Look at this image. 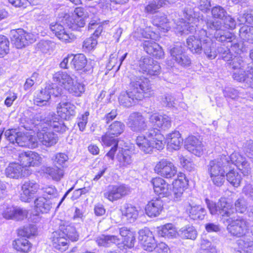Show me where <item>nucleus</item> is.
<instances>
[{
  "mask_svg": "<svg viewBox=\"0 0 253 253\" xmlns=\"http://www.w3.org/2000/svg\"><path fill=\"white\" fill-rule=\"evenodd\" d=\"M79 235L75 228L67 223L61 224L58 230L52 233L51 237L53 248L61 252L65 251L68 248V239L77 241Z\"/></svg>",
  "mask_w": 253,
  "mask_h": 253,
  "instance_id": "39448f33",
  "label": "nucleus"
},
{
  "mask_svg": "<svg viewBox=\"0 0 253 253\" xmlns=\"http://www.w3.org/2000/svg\"><path fill=\"white\" fill-rule=\"evenodd\" d=\"M28 124L24 126L25 128L36 131L39 141L46 147L54 145L58 140L57 134L50 131L49 128L59 132H65L67 129L62 121L54 113L49 114L44 120L34 121L30 125Z\"/></svg>",
  "mask_w": 253,
  "mask_h": 253,
  "instance_id": "7ed1b4c3",
  "label": "nucleus"
},
{
  "mask_svg": "<svg viewBox=\"0 0 253 253\" xmlns=\"http://www.w3.org/2000/svg\"><path fill=\"white\" fill-rule=\"evenodd\" d=\"M42 171L43 173L48 175L53 180L59 181L64 176V171L63 169L57 166L52 167L50 166H43Z\"/></svg>",
  "mask_w": 253,
  "mask_h": 253,
  "instance_id": "72a5a7b5",
  "label": "nucleus"
},
{
  "mask_svg": "<svg viewBox=\"0 0 253 253\" xmlns=\"http://www.w3.org/2000/svg\"><path fill=\"white\" fill-rule=\"evenodd\" d=\"M186 210L189 217L194 220H203L206 214V210L199 205L192 206L189 204Z\"/></svg>",
  "mask_w": 253,
  "mask_h": 253,
  "instance_id": "473e14b6",
  "label": "nucleus"
},
{
  "mask_svg": "<svg viewBox=\"0 0 253 253\" xmlns=\"http://www.w3.org/2000/svg\"><path fill=\"white\" fill-rule=\"evenodd\" d=\"M234 206L235 209L238 212L243 213L247 211L246 202L243 198L237 199L235 202Z\"/></svg>",
  "mask_w": 253,
  "mask_h": 253,
  "instance_id": "e2e57ef3",
  "label": "nucleus"
},
{
  "mask_svg": "<svg viewBox=\"0 0 253 253\" xmlns=\"http://www.w3.org/2000/svg\"><path fill=\"white\" fill-rule=\"evenodd\" d=\"M72 61L75 69L77 70L83 69L87 63L86 58L83 54L75 55L72 59Z\"/></svg>",
  "mask_w": 253,
  "mask_h": 253,
  "instance_id": "09e8293b",
  "label": "nucleus"
},
{
  "mask_svg": "<svg viewBox=\"0 0 253 253\" xmlns=\"http://www.w3.org/2000/svg\"><path fill=\"white\" fill-rule=\"evenodd\" d=\"M237 247L234 249V253H247L253 245L251 240L245 241L244 239H239L236 242Z\"/></svg>",
  "mask_w": 253,
  "mask_h": 253,
  "instance_id": "37998d69",
  "label": "nucleus"
},
{
  "mask_svg": "<svg viewBox=\"0 0 253 253\" xmlns=\"http://www.w3.org/2000/svg\"><path fill=\"white\" fill-rule=\"evenodd\" d=\"M227 181L233 186L238 187L240 185L242 177L241 174L235 170H231L226 174L225 173Z\"/></svg>",
  "mask_w": 253,
  "mask_h": 253,
  "instance_id": "c03bdc74",
  "label": "nucleus"
},
{
  "mask_svg": "<svg viewBox=\"0 0 253 253\" xmlns=\"http://www.w3.org/2000/svg\"><path fill=\"white\" fill-rule=\"evenodd\" d=\"M95 241L100 247H108L113 244L120 245V239L116 235H101L96 238Z\"/></svg>",
  "mask_w": 253,
  "mask_h": 253,
  "instance_id": "2f4dec72",
  "label": "nucleus"
},
{
  "mask_svg": "<svg viewBox=\"0 0 253 253\" xmlns=\"http://www.w3.org/2000/svg\"><path fill=\"white\" fill-rule=\"evenodd\" d=\"M155 193L162 197H168L171 194V186L165 179L157 177L151 180Z\"/></svg>",
  "mask_w": 253,
  "mask_h": 253,
  "instance_id": "aec40b11",
  "label": "nucleus"
},
{
  "mask_svg": "<svg viewBox=\"0 0 253 253\" xmlns=\"http://www.w3.org/2000/svg\"><path fill=\"white\" fill-rule=\"evenodd\" d=\"M126 124L134 131H141L147 127L144 117L137 112H133L129 116Z\"/></svg>",
  "mask_w": 253,
  "mask_h": 253,
  "instance_id": "5701e85b",
  "label": "nucleus"
},
{
  "mask_svg": "<svg viewBox=\"0 0 253 253\" xmlns=\"http://www.w3.org/2000/svg\"><path fill=\"white\" fill-rule=\"evenodd\" d=\"M228 225L227 229L233 236L238 237L245 236L249 231V223L243 217H238L233 219L229 218L227 220Z\"/></svg>",
  "mask_w": 253,
  "mask_h": 253,
  "instance_id": "9b49d317",
  "label": "nucleus"
},
{
  "mask_svg": "<svg viewBox=\"0 0 253 253\" xmlns=\"http://www.w3.org/2000/svg\"><path fill=\"white\" fill-rule=\"evenodd\" d=\"M13 246L17 251L28 253L31 251L32 244L29 241L23 237L16 239L13 242Z\"/></svg>",
  "mask_w": 253,
  "mask_h": 253,
  "instance_id": "58836bf2",
  "label": "nucleus"
},
{
  "mask_svg": "<svg viewBox=\"0 0 253 253\" xmlns=\"http://www.w3.org/2000/svg\"><path fill=\"white\" fill-rule=\"evenodd\" d=\"M133 38L137 40H141L142 38L151 40H146L143 43L144 49L146 52L155 56L157 58L161 59L164 56V52L162 48L156 42L153 41L156 40L158 36L154 32L151 31L150 27H146L145 29L138 28L132 34Z\"/></svg>",
  "mask_w": 253,
  "mask_h": 253,
  "instance_id": "423d86ee",
  "label": "nucleus"
},
{
  "mask_svg": "<svg viewBox=\"0 0 253 253\" xmlns=\"http://www.w3.org/2000/svg\"><path fill=\"white\" fill-rule=\"evenodd\" d=\"M206 203L211 214L212 215L228 217L234 212L232 204L225 198H220L217 204L208 199L206 200Z\"/></svg>",
  "mask_w": 253,
  "mask_h": 253,
  "instance_id": "9d476101",
  "label": "nucleus"
},
{
  "mask_svg": "<svg viewBox=\"0 0 253 253\" xmlns=\"http://www.w3.org/2000/svg\"><path fill=\"white\" fill-rule=\"evenodd\" d=\"M39 189L40 185L36 182L33 180L25 181L21 186L20 200L24 202H30Z\"/></svg>",
  "mask_w": 253,
  "mask_h": 253,
  "instance_id": "a211bd4d",
  "label": "nucleus"
},
{
  "mask_svg": "<svg viewBox=\"0 0 253 253\" xmlns=\"http://www.w3.org/2000/svg\"><path fill=\"white\" fill-rule=\"evenodd\" d=\"M240 24H244L246 23L253 24V10L247 11L243 16L238 18Z\"/></svg>",
  "mask_w": 253,
  "mask_h": 253,
  "instance_id": "680f3d73",
  "label": "nucleus"
},
{
  "mask_svg": "<svg viewBox=\"0 0 253 253\" xmlns=\"http://www.w3.org/2000/svg\"><path fill=\"white\" fill-rule=\"evenodd\" d=\"M66 21V24L70 29L73 30H77L78 28L83 27L84 26H80L77 25L78 21H80V18H77L74 16L64 17Z\"/></svg>",
  "mask_w": 253,
  "mask_h": 253,
  "instance_id": "338daca9",
  "label": "nucleus"
},
{
  "mask_svg": "<svg viewBox=\"0 0 253 253\" xmlns=\"http://www.w3.org/2000/svg\"><path fill=\"white\" fill-rule=\"evenodd\" d=\"M166 141L168 149L171 151L179 150L183 143V139L180 133L175 130L167 135Z\"/></svg>",
  "mask_w": 253,
  "mask_h": 253,
  "instance_id": "cd10ccee",
  "label": "nucleus"
},
{
  "mask_svg": "<svg viewBox=\"0 0 253 253\" xmlns=\"http://www.w3.org/2000/svg\"><path fill=\"white\" fill-rule=\"evenodd\" d=\"M37 233V228L36 225L30 224L24 226L20 231V234L24 237L29 238L32 236H35Z\"/></svg>",
  "mask_w": 253,
  "mask_h": 253,
  "instance_id": "6e6d98bb",
  "label": "nucleus"
},
{
  "mask_svg": "<svg viewBox=\"0 0 253 253\" xmlns=\"http://www.w3.org/2000/svg\"><path fill=\"white\" fill-rule=\"evenodd\" d=\"M10 35L11 41L17 48H22L34 41L33 35L22 29L12 30Z\"/></svg>",
  "mask_w": 253,
  "mask_h": 253,
  "instance_id": "ddd939ff",
  "label": "nucleus"
},
{
  "mask_svg": "<svg viewBox=\"0 0 253 253\" xmlns=\"http://www.w3.org/2000/svg\"><path fill=\"white\" fill-rule=\"evenodd\" d=\"M197 14L191 7H186L183 11V16L186 19L183 21V18L175 21L176 29L177 32L181 34H188L192 32L196 29V27L199 23L202 22L203 20L196 17Z\"/></svg>",
  "mask_w": 253,
  "mask_h": 253,
  "instance_id": "1a4fd4ad",
  "label": "nucleus"
},
{
  "mask_svg": "<svg viewBox=\"0 0 253 253\" xmlns=\"http://www.w3.org/2000/svg\"><path fill=\"white\" fill-rule=\"evenodd\" d=\"M62 23L64 25L55 23L51 24L50 28L54 33L58 39L66 43L72 42L75 40L76 37L70 30V28L66 24L65 19L62 20Z\"/></svg>",
  "mask_w": 253,
  "mask_h": 253,
  "instance_id": "f8f14e48",
  "label": "nucleus"
},
{
  "mask_svg": "<svg viewBox=\"0 0 253 253\" xmlns=\"http://www.w3.org/2000/svg\"><path fill=\"white\" fill-rule=\"evenodd\" d=\"M76 106L68 102L59 103L57 106V112L61 118L69 120L76 114Z\"/></svg>",
  "mask_w": 253,
  "mask_h": 253,
  "instance_id": "bb28decb",
  "label": "nucleus"
},
{
  "mask_svg": "<svg viewBox=\"0 0 253 253\" xmlns=\"http://www.w3.org/2000/svg\"><path fill=\"white\" fill-rule=\"evenodd\" d=\"M229 46H231V45L228 44L226 46L223 45L219 47L217 49L218 52L222 54V58L226 61H229L232 58V55L231 54Z\"/></svg>",
  "mask_w": 253,
  "mask_h": 253,
  "instance_id": "bf43d9fd",
  "label": "nucleus"
},
{
  "mask_svg": "<svg viewBox=\"0 0 253 253\" xmlns=\"http://www.w3.org/2000/svg\"><path fill=\"white\" fill-rule=\"evenodd\" d=\"M25 167L20 164L12 162L9 164L5 169V175L9 178L19 179L28 175Z\"/></svg>",
  "mask_w": 253,
  "mask_h": 253,
  "instance_id": "393cba45",
  "label": "nucleus"
},
{
  "mask_svg": "<svg viewBox=\"0 0 253 253\" xmlns=\"http://www.w3.org/2000/svg\"><path fill=\"white\" fill-rule=\"evenodd\" d=\"M153 23L154 25L160 27L161 31L163 32L169 31L170 28L168 20L163 14L156 15L153 19Z\"/></svg>",
  "mask_w": 253,
  "mask_h": 253,
  "instance_id": "a19ab883",
  "label": "nucleus"
},
{
  "mask_svg": "<svg viewBox=\"0 0 253 253\" xmlns=\"http://www.w3.org/2000/svg\"><path fill=\"white\" fill-rule=\"evenodd\" d=\"M131 154V151L128 149L122 148L121 150H119L116 159L120 168L125 169L131 166L133 162Z\"/></svg>",
  "mask_w": 253,
  "mask_h": 253,
  "instance_id": "c756f323",
  "label": "nucleus"
},
{
  "mask_svg": "<svg viewBox=\"0 0 253 253\" xmlns=\"http://www.w3.org/2000/svg\"><path fill=\"white\" fill-rule=\"evenodd\" d=\"M9 44V41L6 37L0 36V57H3L8 53Z\"/></svg>",
  "mask_w": 253,
  "mask_h": 253,
  "instance_id": "5fc2aeb1",
  "label": "nucleus"
},
{
  "mask_svg": "<svg viewBox=\"0 0 253 253\" xmlns=\"http://www.w3.org/2000/svg\"><path fill=\"white\" fill-rule=\"evenodd\" d=\"M54 199L51 197L46 199L44 197H39L34 201L35 210L38 213L48 212L52 207Z\"/></svg>",
  "mask_w": 253,
  "mask_h": 253,
  "instance_id": "c85d7f7f",
  "label": "nucleus"
},
{
  "mask_svg": "<svg viewBox=\"0 0 253 253\" xmlns=\"http://www.w3.org/2000/svg\"><path fill=\"white\" fill-rule=\"evenodd\" d=\"M117 232H119L122 239H120V242H122L123 247L131 248L134 246L135 241V233L128 229L126 227H122L119 228Z\"/></svg>",
  "mask_w": 253,
  "mask_h": 253,
  "instance_id": "7c9ffc66",
  "label": "nucleus"
},
{
  "mask_svg": "<svg viewBox=\"0 0 253 253\" xmlns=\"http://www.w3.org/2000/svg\"><path fill=\"white\" fill-rule=\"evenodd\" d=\"M233 79L239 82L246 84L248 86H253V63L249 64L245 68L240 67V70L233 73Z\"/></svg>",
  "mask_w": 253,
  "mask_h": 253,
  "instance_id": "6ab92c4d",
  "label": "nucleus"
},
{
  "mask_svg": "<svg viewBox=\"0 0 253 253\" xmlns=\"http://www.w3.org/2000/svg\"><path fill=\"white\" fill-rule=\"evenodd\" d=\"M9 2L16 7H25L28 3L35 4L37 0H8Z\"/></svg>",
  "mask_w": 253,
  "mask_h": 253,
  "instance_id": "0e129e2a",
  "label": "nucleus"
},
{
  "mask_svg": "<svg viewBox=\"0 0 253 253\" xmlns=\"http://www.w3.org/2000/svg\"><path fill=\"white\" fill-rule=\"evenodd\" d=\"M179 237L182 239L194 240L197 236V231L195 227L191 225H187L181 228L179 231Z\"/></svg>",
  "mask_w": 253,
  "mask_h": 253,
  "instance_id": "e433bc0d",
  "label": "nucleus"
},
{
  "mask_svg": "<svg viewBox=\"0 0 253 253\" xmlns=\"http://www.w3.org/2000/svg\"><path fill=\"white\" fill-rule=\"evenodd\" d=\"M53 80L75 96H80L84 91V85L77 82L73 76L65 72L55 73Z\"/></svg>",
  "mask_w": 253,
  "mask_h": 253,
  "instance_id": "6e6552de",
  "label": "nucleus"
},
{
  "mask_svg": "<svg viewBox=\"0 0 253 253\" xmlns=\"http://www.w3.org/2000/svg\"><path fill=\"white\" fill-rule=\"evenodd\" d=\"M169 52L172 59L178 65L186 67L191 64V60L184 51V48L181 43H176L169 49Z\"/></svg>",
  "mask_w": 253,
  "mask_h": 253,
  "instance_id": "2eb2a0df",
  "label": "nucleus"
},
{
  "mask_svg": "<svg viewBox=\"0 0 253 253\" xmlns=\"http://www.w3.org/2000/svg\"><path fill=\"white\" fill-rule=\"evenodd\" d=\"M4 135L11 143H17L18 144L17 138L19 132H17L15 129H8L5 131Z\"/></svg>",
  "mask_w": 253,
  "mask_h": 253,
  "instance_id": "774afa93",
  "label": "nucleus"
},
{
  "mask_svg": "<svg viewBox=\"0 0 253 253\" xmlns=\"http://www.w3.org/2000/svg\"><path fill=\"white\" fill-rule=\"evenodd\" d=\"M159 234L168 238H176L179 236L178 231L171 223H168L160 227Z\"/></svg>",
  "mask_w": 253,
  "mask_h": 253,
  "instance_id": "c9c22d12",
  "label": "nucleus"
},
{
  "mask_svg": "<svg viewBox=\"0 0 253 253\" xmlns=\"http://www.w3.org/2000/svg\"><path fill=\"white\" fill-rule=\"evenodd\" d=\"M153 23L154 25L160 27L161 31L163 32L169 31L170 28L168 20L163 14L156 15L153 19Z\"/></svg>",
  "mask_w": 253,
  "mask_h": 253,
  "instance_id": "79ce46f5",
  "label": "nucleus"
},
{
  "mask_svg": "<svg viewBox=\"0 0 253 253\" xmlns=\"http://www.w3.org/2000/svg\"><path fill=\"white\" fill-rule=\"evenodd\" d=\"M187 44L193 53L200 54L203 50L206 56L211 59H214L217 56V52L214 49L213 44L211 39L208 37L203 39L195 36H190L187 40Z\"/></svg>",
  "mask_w": 253,
  "mask_h": 253,
  "instance_id": "0eeeda50",
  "label": "nucleus"
},
{
  "mask_svg": "<svg viewBox=\"0 0 253 253\" xmlns=\"http://www.w3.org/2000/svg\"><path fill=\"white\" fill-rule=\"evenodd\" d=\"M186 149L198 157L204 154L206 149L202 141L194 136H189L186 139Z\"/></svg>",
  "mask_w": 253,
  "mask_h": 253,
  "instance_id": "4be33fe9",
  "label": "nucleus"
},
{
  "mask_svg": "<svg viewBox=\"0 0 253 253\" xmlns=\"http://www.w3.org/2000/svg\"><path fill=\"white\" fill-rule=\"evenodd\" d=\"M153 238V233L148 228H144L138 232V238L141 245Z\"/></svg>",
  "mask_w": 253,
  "mask_h": 253,
  "instance_id": "603ef678",
  "label": "nucleus"
},
{
  "mask_svg": "<svg viewBox=\"0 0 253 253\" xmlns=\"http://www.w3.org/2000/svg\"><path fill=\"white\" fill-rule=\"evenodd\" d=\"M97 44L96 38L90 37L86 39L83 42V48L85 51H90L93 49Z\"/></svg>",
  "mask_w": 253,
  "mask_h": 253,
  "instance_id": "13d9d810",
  "label": "nucleus"
},
{
  "mask_svg": "<svg viewBox=\"0 0 253 253\" xmlns=\"http://www.w3.org/2000/svg\"><path fill=\"white\" fill-rule=\"evenodd\" d=\"M122 215L130 222H133L138 217V211L136 208L128 204H126L121 208Z\"/></svg>",
  "mask_w": 253,
  "mask_h": 253,
  "instance_id": "f704fd0d",
  "label": "nucleus"
},
{
  "mask_svg": "<svg viewBox=\"0 0 253 253\" xmlns=\"http://www.w3.org/2000/svg\"><path fill=\"white\" fill-rule=\"evenodd\" d=\"M72 16L80 18V21H78L77 25L80 26H84L85 24V19L88 17L87 13L83 8L77 7L74 10Z\"/></svg>",
  "mask_w": 253,
  "mask_h": 253,
  "instance_id": "8fccbe9b",
  "label": "nucleus"
},
{
  "mask_svg": "<svg viewBox=\"0 0 253 253\" xmlns=\"http://www.w3.org/2000/svg\"><path fill=\"white\" fill-rule=\"evenodd\" d=\"M153 93L148 80L144 77H136L131 80L129 90L121 93L119 102L120 105L129 107L134 105L137 101L150 97Z\"/></svg>",
  "mask_w": 253,
  "mask_h": 253,
  "instance_id": "20e7f679",
  "label": "nucleus"
},
{
  "mask_svg": "<svg viewBox=\"0 0 253 253\" xmlns=\"http://www.w3.org/2000/svg\"><path fill=\"white\" fill-rule=\"evenodd\" d=\"M231 60L232 62L230 63V64L232 68L235 71L240 70V67L244 68L247 66L241 56H235L233 58H231Z\"/></svg>",
  "mask_w": 253,
  "mask_h": 253,
  "instance_id": "052dcab7",
  "label": "nucleus"
},
{
  "mask_svg": "<svg viewBox=\"0 0 253 253\" xmlns=\"http://www.w3.org/2000/svg\"><path fill=\"white\" fill-rule=\"evenodd\" d=\"M163 202L159 198L150 201L145 207L146 214L149 217H154L159 215L163 210Z\"/></svg>",
  "mask_w": 253,
  "mask_h": 253,
  "instance_id": "a878e982",
  "label": "nucleus"
},
{
  "mask_svg": "<svg viewBox=\"0 0 253 253\" xmlns=\"http://www.w3.org/2000/svg\"><path fill=\"white\" fill-rule=\"evenodd\" d=\"M155 172L166 178H171L177 172V168L170 161L162 159L158 162L154 168Z\"/></svg>",
  "mask_w": 253,
  "mask_h": 253,
  "instance_id": "4468645a",
  "label": "nucleus"
},
{
  "mask_svg": "<svg viewBox=\"0 0 253 253\" xmlns=\"http://www.w3.org/2000/svg\"><path fill=\"white\" fill-rule=\"evenodd\" d=\"M139 67L143 74L149 76H157L161 71V67L158 63L148 57L144 58L139 61Z\"/></svg>",
  "mask_w": 253,
  "mask_h": 253,
  "instance_id": "412c9836",
  "label": "nucleus"
},
{
  "mask_svg": "<svg viewBox=\"0 0 253 253\" xmlns=\"http://www.w3.org/2000/svg\"><path fill=\"white\" fill-rule=\"evenodd\" d=\"M116 151L115 148H112L111 150L106 154L103 159V163L104 164V167H108V166L113 164L114 158V154Z\"/></svg>",
  "mask_w": 253,
  "mask_h": 253,
  "instance_id": "69168bd1",
  "label": "nucleus"
},
{
  "mask_svg": "<svg viewBox=\"0 0 253 253\" xmlns=\"http://www.w3.org/2000/svg\"><path fill=\"white\" fill-rule=\"evenodd\" d=\"M52 160L55 164L63 167L68 160V157L64 153H57L54 155Z\"/></svg>",
  "mask_w": 253,
  "mask_h": 253,
  "instance_id": "4d7b16f0",
  "label": "nucleus"
},
{
  "mask_svg": "<svg viewBox=\"0 0 253 253\" xmlns=\"http://www.w3.org/2000/svg\"><path fill=\"white\" fill-rule=\"evenodd\" d=\"M239 36L243 41L253 43V27L243 25L240 29Z\"/></svg>",
  "mask_w": 253,
  "mask_h": 253,
  "instance_id": "49530a36",
  "label": "nucleus"
},
{
  "mask_svg": "<svg viewBox=\"0 0 253 253\" xmlns=\"http://www.w3.org/2000/svg\"><path fill=\"white\" fill-rule=\"evenodd\" d=\"M188 180L182 172L177 174V178L172 182L173 198L175 201H179L182 197L186 187L188 185Z\"/></svg>",
  "mask_w": 253,
  "mask_h": 253,
  "instance_id": "b1692460",
  "label": "nucleus"
},
{
  "mask_svg": "<svg viewBox=\"0 0 253 253\" xmlns=\"http://www.w3.org/2000/svg\"><path fill=\"white\" fill-rule=\"evenodd\" d=\"M214 36L216 39L221 42H226L227 45H230L231 47H235L237 46V44L235 43L233 45L231 42L235 39V36L233 34L230 32H226L224 34H221L220 31L216 32L214 34Z\"/></svg>",
  "mask_w": 253,
  "mask_h": 253,
  "instance_id": "de8ad7c7",
  "label": "nucleus"
},
{
  "mask_svg": "<svg viewBox=\"0 0 253 253\" xmlns=\"http://www.w3.org/2000/svg\"><path fill=\"white\" fill-rule=\"evenodd\" d=\"M153 23L154 25L160 27L161 31L163 32L169 31L170 28L168 20L163 14L156 15L153 19Z\"/></svg>",
  "mask_w": 253,
  "mask_h": 253,
  "instance_id": "ea45409f",
  "label": "nucleus"
},
{
  "mask_svg": "<svg viewBox=\"0 0 253 253\" xmlns=\"http://www.w3.org/2000/svg\"><path fill=\"white\" fill-rule=\"evenodd\" d=\"M115 137L116 136H112L106 132L101 137V142L103 145L107 147L113 145L112 148H115L117 149L118 141Z\"/></svg>",
  "mask_w": 253,
  "mask_h": 253,
  "instance_id": "3c124183",
  "label": "nucleus"
},
{
  "mask_svg": "<svg viewBox=\"0 0 253 253\" xmlns=\"http://www.w3.org/2000/svg\"><path fill=\"white\" fill-rule=\"evenodd\" d=\"M49 89L50 85H48L40 91L35 99V103L36 105L38 106H44L47 104L48 101L51 97Z\"/></svg>",
  "mask_w": 253,
  "mask_h": 253,
  "instance_id": "4c0bfd02",
  "label": "nucleus"
},
{
  "mask_svg": "<svg viewBox=\"0 0 253 253\" xmlns=\"http://www.w3.org/2000/svg\"><path fill=\"white\" fill-rule=\"evenodd\" d=\"M89 116V112L88 111L79 114L77 119V123L80 131H84L85 130Z\"/></svg>",
  "mask_w": 253,
  "mask_h": 253,
  "instance_id": "864d4df0",
  "label": "nucleus"
},
{
  "mask_svg": "<svg viewBox=\"0 0 253 253\" xmlns=\"http://www.w3.org/2000/svg\"><path fill=\"white\" fill-rule=\"evenodd\" d=\"M125 126L120 121H115L112 123L107 129L108 133L112 136L118 137L124 131Z\"/></svg>",
  "mask_w": 253,
  "mask_h": 253,
  "instance_id": "a18cd8bd",
  "label": "nucleus"
},
{
  "mask_svg": "<svg viewBox=\"0 0 253 253\" xmlns=\"http://www.w3.org/2000/svg\"><path fill=\"white\" fill-rule=\"evenodd\" d=\"M230 162L237 166L244 175L250 173L249 164L239 153L234 152L230 157L222 154L211 160L207 166V173L213 185L220 187L224 184L225 169Z\"/></svg>",
  "mask_w": 253,
  "mask_h": 253,
  "instance_id": "f257e3e1",
  "label": "nucleus"
},
{
  "mask_svg": "<svg viewBox=\"0 0 253 253\" xmlns=\"http://www.w3.org/2000/svg\"><path fill=\"white\" fill-rule=\"evenodd\" d=\"M150 122L155 129L149 130L146 135L138 136L136 143L139 148L146 153H150L153 148L161 150L164 148L165 141L164 135L159 130H167L171 126L170 118L167 115L158 113L152 114L149 118Z\"/></svg>",
  "mask_w": 253,
  "mask_h": 253,
  "instance_id": "f03ea898",
  "label": "nucleus"
},
{
  "mask_svg": "<svg viewBox=\"0 0 253 253\" xmlns=\"http://www.w3.org/2000/svg\"><path fill=\"white\" fill-rule=\"evenodd\" d=\"M129 192V188L124 184L111 185L108 187L104 196L111 202H114L121 199Z\"/></svg>",
  "mask_w": 253,
  "mask_h": 253,
  "instance_id": "f3484780",
  "label": "nucleus"
},
{
  "mask_svg": "<svg viewBox=\"0 0 253 253\" xmlns=\"http://www.w3.org/2000/svg\"><path fill=\"white\" fill-rule=\"evenodd\" d=\"M18 161L25 168L29 167H39L43 161L42 155L34 151H28L19 154Z\"/></svg>",
  "mask_w": 253,
  "mask_h": 253,
  "instance_id": "dca6fc26",
  "label": "nucleus"
}]
</instances>
